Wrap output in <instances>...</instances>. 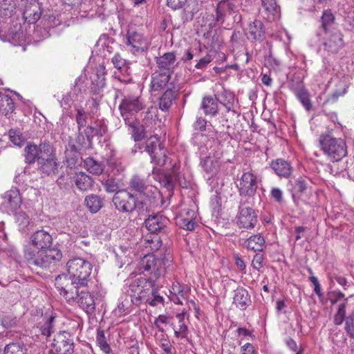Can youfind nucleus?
<instances>
[{
	"mask_svg": "<svg viewBox=\"0 0 354 354\" xmlns=\"http://www.w3.org/2000/svg\"><path fill=\"white\" fill-rule=\"evenodd\" d=\"M172 261L170 252L161 254L158 258L153 254L145 255L140 261V268L149 277L147 279H138L131 283L129 292H131V301L144 302L151 288L156 286V281L165 273L172 270Z\"/></svg>",
	"mask_w": 354,
	"mask_h": 354,
	"instance_id": "1",
	"label": "nucleus"
},
{
	"mask_svg": "<svg viewBox=\"0 0 354 354\" xmlns=\"http://www.w3.org/2000/svg\"><path fill=\"white\" fill-rule=\"evenodd\" d=\"M25 162L38 164V169L48 176L58 171V163L53 146L48 141L41 142L39 145L28 144L24 148Z\"/></svg>",
	"mask_w": 354,
	"mask_h": 354,
	"instance_id": "2",
	"label": "nucleus"
},
{
	"mask_svg": "<svg viewBox=\"0 0 354 354\" xmlns=\"http://www.w3.org/2000/svg\"><path fill=\"white\" fill-rule=\"evenodd\" d=\"M113 203L116 209L122 213H132L136 211L139 214L149 211L147 200L138 197L128 189H120L115 193Z\"/></svg>",
	"mask_w": 354,
	"mask_h": 354,
	"instance_id": "3",
	"label": "nucleus"
},
{
	"mask_svg": "<svg viewBox=\"0 0 354 354\" xmlns=\"http://www.w3.org/2000/svg\"><path fill=\"white\" fill-rule=\"evenodd\" d=\"M321 150L332 162H338L347 156V145L344 138H336L331 131L323 133L319 138Z\"/></svg>",
	"mask_w": 354,
	"mask_h": 354,
	"instance_id": "4",
	"label": "nucleus"
},
{
	"mask_svg": "<svg viewBox=\"0 0 354 354\" xmlns=\"http://www.w3.org/2000/svg\"><path fill=\"white\" fill-rule=\"evenodd\" d=\"M24 258L30 266L46 269L58 263L62 258V253L55 248L38 251L28 248L24 251Z\"/></svg>",
	"mask_w": 354,
	"mask_h": 354,
	"instance_id": "5",
	"label": "nucleus"
},
{
	"mask_svg": "<svg viewBox=\"0 0 354 354\" xmlns=\"http://www.w3.org/2000/svg\"><path fill=\"white\" fill-rule=\"evenodd\" d=\"M66 268L68 274L74 279V281L77 282V285L87 286L93 269L89 261L80 257L73 258L67 262Z\"/></svg>",
	"mask_w": 354,
	"mask_h": 354,
	"instance_id": "6",
	"label": "nucleus"
},
{
	"mask_svg": "<svg viewBox=\"0 0 354 354\" xmlns=\"http://www.w3.org/2000/svg\"><path fill=\"white\" fill-rule=\"evenodd\" d=\"M55 286L66 300L71 301L76 299L80 293V289L83 288L77 285L74 279L65 274L58 275L55 280Z\"/></svg>",
	"mask_w": 354,
	"mask_h": 354,
	"instance_id": "7",
	"label": "nucleus"
},
{
	"mask_svg": "<svg viewBox=\"0 0 354 354\" xmlns=\"http://www.w3.org/2000/svg\"><path fill=\"white\" fill-rule=\"evenodd\" d=\"M145 151L149 155L151 163L157 166L165 165L167 151L159 137L154 136L149 138L145 142Z\"/></svg>",
	"mask_w": 354,
	"mask_h": 354,
	"instance_id": "8",
	"label": "nucleus"
},
{
	"mask_svg": "<svg viewBox=\"0 0 354 354\" xmlns=\"http://www.w3.org/2000/svg\"><path fill=\"white\" fill-rule=\"evenodd\" d=\"M145 101L141 96L129 95L124 96L119 106L124 121L136 119L133 116L145 108Z\"/></svg>",
	"mask_w": 354,
	"mask_h": 354,
	"instance_id": "9",
	"label": "nucleus"
},
{
	"mask_svg": "<svg viewBox=\"0 0 354 354\" xmlns=\"http://www.w3.org/2000/svg\"><path fill=\"white\" fill-rule=\"evenodd\" d=\"M129 189L130 192H136L138 197H142L143 200H147V204L151 202L153 198V189L156 188L151 185L147 179L136 174L129 180Z\"/></svg>",
	"mask_w": 354,
	"mask_h": 354,
	"instance_id": "10",
	"label": "nucleus"
},
{
	"mask_svg": "<svg viewBox=\"0 0 354 354\" xmlns=\"http://www.w3.org/2000/svg\"><path fill=\"white\" fill-rule=\"evenodd\" d=\"M316 35L324 50L328 53H337L344 46L343 35L339 30Z\"/></svg>",
	"mask_w": 354,
	"mask_h": 354,
	"instance_id": "11",
	"label": "nucleus"
},
{
	"mask_svg": "<svg viewBox=\"0 0 354 354\" xmlns=\"http://www.w3.org/2000/svg\"><path fill=\"white\" fill-rule=\"evenodd\" d=\"M50 354H72L73 353V342L68 333L60 331L57 333L51 344Z\"/></svg>",
	"mask_w": 354,
	"mask_h": 354,
	"instance_id": "12",
	"label": "nucleus"
},
{
	"mask_svg": "<svg viewBox=\"0 0 354 354\" xmlns=\"http://www.w3.org/2000/svg\"><path fill=\"white\" fill-rule=\"evenodd\" d=\"M126 40V44L134 54L145 53L150 46V41L142 34L134 30L127 31Z\"/></svg>",
	"mask_w": 354,
	"mask_h": 354,
	"instance_id": "13",
	"label": "nucleus"
},
{
	"mask_svg": "<svg viewBox=\"0 0 354 354\" xmlns=\"http://www.w3.org/2000/svg\"><path fill=\"white\" fill-rule=\"evenodd\" d=\"M257 223V215L254 210L249 207L241 204L239 213L236 216V224L241 229L251 230Z\"/></svg>",
	"mask_w": 354,
	"mask_h": 354,
	"instance_id": "14",
	"label": "nucleus"
},
{
	"mask_svg": "<svg viewBox=\"0 0 354 354\" xmlns=\"http://www.w3.org/2000/svg\"><path fill=\"white\" fill-rule=\"evenodd\" d=\"M157 70L172 75L174 70L178 67L180 62L178 61L176 53L170 51L155 57Z\"/></svg>",
	"mask_w": 354,
	"mask_h": 354,
	"instance_id": "15",
	"label": "nucleus"
},
{
	"mask_svg": "<svg viewBox=\"0 0 354 354\" xmlns=\"http://www.w3.org/2000/svg\"><path fill=\"white\" fill-rule=\"evenodd\" d=\"M257 178L250 171L244 172L237 185L241 196H253L257 192Z\"/></svg>",
	"mask_w": 354,
	"mask_h": 354,
	"instance_id": "16",
	"label": "nucleus"
},
{
	"mask_svg": "<svg viewBox=\"0 0 354 354\" xmlns=\"http://www.w3.org/2000/svg\"><path fill=\"white\" fill-rule=\"evenodd\" d=\"M288 86L305 109L310 111L313 108V104L310 98V95L307 89L305 88L303 83L300 81L296 82L292 81L289 83Z\"/></svg>",
	"mask_w": 354,
	"mask_h": 354,
	"instance_id": "17",
	"label": "nucleus"
},
{
	"mask_svg": "<svg viewBox=\"0 0 354 354\" xmlns=\"http://www.w3.org/2000/svg\"><path fill=\"white\" fill-rule=\"evenodd\" d=\"M2 205L11 212L19 209L22 204L21 196L16 187H12L2 196Z\"/></svg>",
	"mask_w": 354,
	"mask_h": 354,
	"instance_id": "18",
	"label": "nucleus"
},
{
	"mask_svg": "<svg viewBox=\"0 0 354 354\" xmlns=\"http://www.w3.org/2000/svg\"><path fill=\"white\" fill-rule=\"evenodd\" d=\"M56 316L53 313L46 314L41 321H40L35 327V333H38L45 338L50 337L55 332Z\"/></svg>",
	"mask_w": 354,
	"mask_h": 354,
	"instance_id": "19",
	"label": "nucleus"
},
{
	"mask_svg": "<svg viewBox=\"0 0 354 354\" xmlns=\"http://www.w3.org/2000/svg\"><path fill=\"white\" fill-rule=\"evenodd\" d=\"M21 8L23 18L28 24H35L41 17V11L38 3L25 1Z\"/></svg>",
	"mask_w": 354,
	"mask_h": 354,
	"instance_id": "20",
	"label": "nucleus"
},
{
	"mask_svg": "<svg viewBox=\"0 0 354 354\" xmlns=\"http://www.w3.org/2000/svg\"><path fill=\"white\" fill-rule=\"evenodd\" d=\"M30 241L37 249H50L53 243V237L48 232L39 230L30 236Z\"/></svg>",
	"mask_w": 354,
	"mask_h": 354,
	"instance_id": "21",
	"label": "nucleus"
},
{
	"mask_svg": "<svg viewBox=\"0 0 354 354\" xmlns=\"http://www.w3.org/2000/svg\"><path fill=\"white\" fill-rule=\"evenodd\" d=\"M335 16L331 9L328 8L324 10L320 17V25L317 31V34L339 30L335 26Z\"/></svg>",
	"mask_w": 354,
	"mask_h": 354,
	"instance_id": "22",
	"label": "nucleus"
},
{
	"mask_svg": "<svg viewBox=\"0 0 354 354\" xmlns=\"http://www.w3.org/2000/svg\"><path fill=\"white\" fill-rule=\"evenodd\" d=\"M189 317V315L187 312L183 311L180 313H177L175 315V318L177 321L171 322L170 323L171 326L172 327L175 337L177 338H186L188 335V326L185 322V317Z\"/></svg>",
	"mask_w": 354,
	"mask_h": 354,
	"instance_id": "23",
	"label": "nucleus"
},
{
	"mask_svg": "<svg viewBox=\"0 0 354 354\" xmlns=\"http://www.w3.org/2000/svg\"><path fill=\"white\" fill-rule=\"evenodd\" d=\"M171 75L156 70L151 76L150 89L151 91H159L165 88Z\"/></svg>",
	"mask_w": 354,
	"mask_h": 354,
	"instance_id": "24",
	"label": "nucleus"
},
{
	"mask_svg": "<svg viewBox=\"0 0 354 354\" xmlns=\"http://www.w3.org/2000/svg\"><path fill=\"white\" fill-rule=\"evenodd\" d=\"M234 6L230 0H221L216 4L215 15H214L216 22L223 24L226 16L231 15Z\"/></svg>",
	"mask_w": 354,
	"mask_h": 354,
	"instance_id": "25",
	"label": "nucleus"
},
{
	"mask_svg": "<svg viewBox=\"0 0 354 354\" xmlns=\"http://www.w3.org/2000/svg\"><path fill=\"white\" fill-rule=\"evenodd\" d=\"M167 220L160 214L150 215L145 221L147 229L151 233H158L163 230L167 225Z\"/></svg>",
	"mask_w": 354,
	"mask_h": 354,
	"instance_id": "26",
	"label": "nucleus"
},
{
	"mask_svg": "<svg viewBox=\"0 0 354 354\" xmlns=\"http://www.w3.org/2000/svg\"><path fill=\"white\" fill-rule=\"evenodd\" d=\"M271 168L281 178H288L292 171V167L289 162L281 158L272 161Z\"/></svg>",
	"mask_w": 354,
	"mask_h": 354,
	"instance_id": "27",
	"label": "nucleus"
},
{
	"mask_svg": "<svg viewBox=\"0 0 354 354\" xmlns=\"http://www.w3.org/2000/svg\"><path fill=\"white\" fill-rule=\"evenodd\" d=\"M79 306L88 314H92L95 309V304L93 297L88 291L80 290L79 295L76 298Z\"/></svg>",
	"mask_w": 354,
	"mask_h": 354,
	"instance_id": "28",
	"label": "nucleus"
},
{
	"mask_svg": "<svg viewBox=\"0 0 354 354\" xmlns=\"http://www.w3.org/2000/svg\"><path fill=\"white\" fill-rule=\"evenodd\" d=\"M234 304L241 310H245L251 304L250 295L243 288H238L234 290Z\"/></svg>",
	"mask_w": 354,
	"mask_h": 354,
	"instance_id": "29",
	"label": "nucleus"
},
{
	"mask_svg": "<svg viewBox=\"0 0 354 354\" xmlns=\"http://www.w3.org/2000/svg\"><path fill=\"white\" fill-rule=\"evenodd\" d=\"M177 96V91L175 87L169 86L159 98V108L162 111H167L171 106L173 101Z\"/></svg>",
	"mask_w": 354,
	"mask_h": 354,
	"instance_id": "30",
	"label": "nucleus"
},
{
	"mask_svg": "<svg viewBox=\"0 0 354 354\" xmlns=\"http://www.w3.org/2000/svg\"><path fill=\"white\" fill-rule=\"evenodd\" d=\"M201 109L206 115L216 116L218 112V101L212 96H205L203 98Z\"/></svg>",
	"mask_w": 354,
	"mask_h": 354,
	"instance_id": "31",
	"label": "nucleus"
},
{
	"mask_svg": "<svg viewBox=\"0 0 354 354\" xmlns=\"http://www.w3.org/2000/svg\"><path fill=\"white\" fill-rule=\"evenodd\" d=\"M215 97L218 102L223 104L227 112L232 111L234 113L235 111L232 110L234 102V95L230 91L224 88L221 91H218L215 94Z\"/></svg>",
	"mask_w": 354,
	"mask_h": 354,
	"instance_id": "32",
	"label": "nucleus"
},
{
	"mask_svg": "<svg viewBox=\"0 0 354 354\" xmlns=\"http://www.w3.org/2000/svg\"><path fill=\"white\" fill-rule=\"evenodd\" d=\"M266 241L260 234L250 236L244 243V246L254 252H261L263 250Z\"/></svg>",
	"mask_w": 354,
	"mask_h": 354,
	"instance_id": "33",
	"label": "nucleus"
},
{
	"mask_svg": "<svg viewBox=\"0 0 354 354\" xmlns=\"http://www.w3.org/2000/svg\"><path fill=\"white\" fill-rule=\"evenodd\" d=\"M196 218V212L192 209H188L185 215H183L178 220V225L183 229L192 231L194 230Z\"/></svg>",
	"mask_w": 354,
	"mask_h": 354,
	"instance_id": "34",
	"label": "nucleus"
},
{
	"mask_svg": "<svg viewBox=\"0 0 354 354\" xmlns=\"http://www.w3.org/2000/svg\"><path fill=\"white\" fill-rule=\"evenodd\" d=\"M261 6L268 17H271L272 20L279 17L281 7L277 0H261Z\"/></svg>",
	"mask_w": 354,
	"mask_h": 354,
	"instance_id": "35",
	"label": "nucleus"
},
{
	"mask_svg": "<svg viewBox=\"0 0 354 354\" xmlns=\"http://www.w3.org/2000/svg\"><path fill=\"white\" fill-rule=\"evenodd\" d=\"M125 122L131 129L132 137L134 141H140L144 138L145 134V127L136 119L129 120L125 121Z\"/></svg>",
	"mask_w": 354,
	"mask_h": 354,
	"instance_id": "36",
	"label": "nucleus"
},
{
	"mask_svg": "<svg viewBox=\"0 0 354 354\" xmlns=\"http://www.w3.org/2000/svg\"><path fill=\"white\" fill-rule=\"evenodd\" d=\"M201 165L204 171L211 176L216 174L220 167L219 162L210 156L205 157L201 161Z\"/></svg>",
	"mask_w": 354,
	"mask_h": 354,
	"instance_id": "37",
	"label": "nucleus"
},
{
	"mask_svg": "<svg viewBox=\"0 0 354 354\" xmlns=\"http://www.w3.org/2000/svg\"><path fill=\"white\" fill-rule=\"evenodd\" d=\"M75 183L80 190L86 191L91 188L93 180L88 175L84 172H80L75 176Z\"/></svg>",
	"mask_w": 354,
	"mask_h": 354,
	"instance_id": "38",
	"label": "nucleus"
},
{
	"mask_svg": "<svg viewBox=\"0 0 354 354\" xmlns=\"http://www.w3.org/2000/svg\"><path fill=\"white\" fill-rule=\"evenodd\" d=\"M15 110V103L9 95L0 92V114L8 115Z\"/></svg>",
	"mask_w": 354,
	"mask_h": 354,
	"instance_id": "39",
	"label": "nucleus"
},
{
	"mask_svg": "<svg viewBox=\"0 0 354 354\" xmlns=\"http://www.w3.org/2000/svg\"><path fill=\"white\" fill-rule=\"evenodd\" d=\"M84 163L86 170L93 175H100L104 169V165L93 158H87L84 160Z\"/></svg>",
	"mask_w": 354,
	"mask_h": 354,
	"instance_id": "40",
	"label": "nucleus"
},
{
	"mask_svg": "<svg viewBox=\"0 0 354 354\" xmlns=\"http://www.w3.org/2000/svg\"><path fill=\"white\" fill-rule=\"evenodd\" d=\"M263 26V24L260 20H254L249 25V36L254 40H260L264 33Z\"/></svg>",
	"mask_w": 354,
	"mask_h": 354,
	"instance_id": "41",
	"label": "nucleus"
},
{
	"mask_svg": "<svg viewBox=\"0 0 354 354\" xmlns=\"http://www.w3.org/2000/svg\"><path fill=\"white\" fill-rule=\"evenodd\" d=\"M86 120H87V116H86V112L84 110V109H82V108L78 109L77 110V114H76V117H75V120L77 124L78 131H79V135H78L77 139V142L81 145L84 144V138L81 134L80 131H81L82 127H84L86 126Z\"/></svg>",
	"mask_w": 354,
	"mask_h": 354,
	"instance_id": "42",
	"label": "nucleus"
},
{
	"mask_svg": "<svg viewBox=\"0 0 354 354\" xmlns=\"http://www.w3.org/2000/svg\"><path fill=\"white\" fill-rule=\"evenodd\" d=\"M85 203L91 212L96 213L102 208L103 201L100 196L91 194L86 197Z\"/></svg>",
	"mask_w": 354,
	"mask_h": 354,
	"instance_id": "43",
	"label": "nucleus"
},
{
	"mask_svg": "<svg viewBox=\"0 0 354 354\" xmlns=\"http://www.w3.org/2000/svg\"><path fill=\"white\" fill-rule=\"evenodd\" d=\"M96 344L100 350L105 354H109L111 352V348L105 337L104 331L102 329L98 328L96 334Z\"/></svg>",
	"mask_w": 354,
	"mask_h": 354,
	"instance_id": "44",
	"label": "nucleus"
},
{
	"mask_svg": "<svg viewBox=\"0 0 354 354\" xmlns=\"http://www.w3.org/2000/svg\"><path fill=\"white\" fill-rule=\"evenodd\" d=\"M16 3L14 0H1L0 2V15L10 17L15 12Z\"/></svg>",
	"mask_w": 354,
	"mask_h": 354,
	"instance_id": "45",
	"label": "nucleus"
},
{
	"mask_svg": "<svg viewBox=\"0 0 354 354\" xmlns=\"http://www.w3.org/2000/svg\"><path fill=\"white\" fill-rule=\"evenodd\" d=\"M27 348L21 342H12L7 344L3 351V354H26Z\"/></svg>",
	"mask_w": 354,
	"mask_h": 354,
	"instance_id": "46",
	"label": "nucleus"
},
{
	"mask_svg": "<svg viewBox=\"0 0 354 354\" xmlns=\"http://www.w3.org/2000/svg\"><path fill=\"white\" fill-rule=\"evenodd\" d=\"M144 302L149 304L151 306H157L159 304H163L164 298L157 295L154 288H152Z\"/></svg>",
	"mask_w": 354,
	"mask_h": 354,
	"instance_id": "47",
	"label": "nucleus"
},
{
	"mask_svg": "<svg viewBox=\"0 0 354 354\" xmlns=\"http://www.w3.org/2000/svg\"><path fill=\"white\" fill-rule=\"evenodd\" d=\"M8 39L10 42L14 45H19L20 43L25 39V36L23 31L21 30V26H19L15 32L9 30Z\"/></svg>",
	"mask_w": 354,
	"mask_h": 354,
	"instance_id": "48",
	"label": "nucleus"
},
{
	"mask_svg": "<svg viewBox=\"0 0 354 354\" xmlns=\"http://www.w3.org/2000/svg\"><path fill=\"white\" fill-rule=\"evenodd\" d=\"M1 325L5 328H10L16 326L17 324V317L11 315H3L0 317Z\"/></svg>",
	"mask_w": 354,
	"mask_h": 354,
	"instance_id": "49",
	"label": "nucleus"
},
{
	"mask_svg": "<svg viewBox=\"0 0 354 354\" xmlns=\"http://www.w3.org/2000/svg\"><path fill=\"white\" fill-rule=\"evenodd\" d=\"M345 330L351 338L354 339V313H351L346 317Z\"/></svg>",
	"mask_w": 354,
	"mask_h": 354,
	"instance_id": "50",
	"label": "nucleus"
},
{
	"mask_svg": "<svg viewBox=\"0 0 354 354\" xmlns=\"http://www.w3.org/2000/svg\"><path fill=\"white\" fill-rule=\"evenodd\" d=\"M12 213L15 214L16 221L19 225H21L22 227H25L28 225L30 219L28 216L25 212L17 210Z\"/></svg>",
	"mask_w": 354,
	"mask_h": 354,
	"instance_id": "51",
	"label": "nucleus"
},
{
	"mask_svg": "<svg viewBox=\"0 0 354 354\" xmlns=\"http://www.w3.org/2000/svg\"><path fill=\"white\" fill-rule=\"evenodd\" d=\"M308 183L302 177L297 178L295 181L293 189L297 194L304 193L307 189Z\"/></svg>",
	"mask_w": 354,
	"mask_h": 354,
	"instance_id": "52",
	"label": "nucleus"
},
{
	"mask_svg": "<svg viewBox=\"0 0 354 354\" xmlns=\"http://www.w3.org/2000/svg\"><path fill=\"white\" fill-rule=\"evenodd\" d=\"M111 61L114 66L119 70L127 68L126 59H123L119 53H115Z\"/></svg>",
	"mask_w": 354,
	"mask_h": 354,
	"instance_id": "53",
	"label": "nucleus"
},
{
	"mask_svg": "<svg viewBox=\"0 0 354 354\" xmlns=\"http://www.w3.org/2000/svg\"><path fill=\"white\" fill-rule=\"evenodd\" d=\"M106 192L112 193L119 191L118 183L113 178H108L103 183Z\"/></svg>",
	"mask_w": 354,
	"mask_h": 354,
	"instance_id": "54",
	"label": "nucleus"
},
{
	"mask_svg": "<svg viewBox=\"0 0 354 354\" xmlns=\"http://www.w3.org/2000/svg\"><path fill=\"white\" fill-rule=\"evenodd\" d=\"M280 65V62L272 55L267 56L264 60V66L270 70H276Z\"/></svg>",
	"mask_w": 354,
	"mask_h": 354,
	"instance_id": "55",
	"label": "nucleus"
},
{
	"mask_svg": "<svg viewBox=\"0 0 354 354\" xmlns=\"http://www.w3.org/2000/svg\"><path fill=\"white\" fill-rule=\"evenodd\" d=\"M213 60V57L210 54H207L205 56L199 59L195 65V68L199 70H205L207 65Z\"/></svg>",
	"mask_w": 354,
	"mask_h": 354,
	"instance_id": "56",
	"label": "nucleus"
},
{
	"mask_svg": "<svg viewBox=\"0 0 354 354\" xmlns=\"http://www.w3.org/2000/svg\"><path fill=\"white\" fill-rule=\"evenodd\" d=\"M92 129H93L95 136L99 137L103 136L107 131V127L102 121L96 122L95 126H92Z\"/></svg>",
	"mask_w": 354,
	"mask_h": 354,
	"instance_id": "57",
	"label": "nucleus"
},
{
	"mask_svg": "<svg viewBox=\"0 0 354 354\" xmlns=\"http://www.w3.org/2000/svg\"><path fill=\"white\" fill-rule=\"evenodd\" d=\"M95 77H97V80H95L94 77L92 78V84L96 86V89L103 88L105 85V78L104 74L101 72H97L95 74Z\"/></svg>",
	"mask_w": 354,
	"mask_h": 354,
	"instance_id": "58",
	"label": "nucleus"
},
{
	"mask_svg": "<svg viewBox=\"0 0 354 354\" xmlns=\"http://www.w3.org/2000/svg\"><path fill=\"white\" fill-rule=\"evenodd\" d=\"M64 5L72 7H80V10L86 12V2H82V0H60Z\"/></svg>",
	"mask_w": 354,
	"mask_h": 354,
	"instance_id": "59",
	"label": "nucleus"
},
{
	"mask_svg": "<svg viewBox=\"0 0 354 354\" xmlns=\"http://www.w3.org/2000/svg\"><path fill=\"white\" fill-rule=\"evenodd\" d=\"M345 295L343 292L339 290H334L329 293V300L332 304H335L341 300L346 299Z\"/></svg>",
	"mask_w": 354,
	"mask_h": 354,
	"instance_id": "60",
	"label": "nucleus"
},
{
	"mask_svg": "<svg viewBox=\"0 0 354 354\" xmlns=\"http://www.w3.org/2000/svg\"><path fill=\"white\" fill-rule=\"evenodd\" d=\"M167 6L173 10L184 8L187 3V0H167Z\"/></svg>",
	"mask_w": 354,
	"mask_h": 354,
	"instance_id": "61",
	"label": "nucleus"
},
{
	"mask_svg": "<svg viewBox=\"0 0 354 354\" xmlns=\"http://www.w3.org/2000/svg\"><path fill=\"white\" fill-rule=\"evenodd\" d=\"M263 259H264V257L263 254H259V253L256 254L254 256L252 261V266L253 268L258 271L260 270V269L261 268H263Z\"/></svg>",
	"mask_w": 354,
	"mask_h": 354,
	"instance_id": "62",
	"label": "nucleus"
},
{
	"mask_svg": "<svg viewBox=\"0 0 354 354\" xmlns=\"http://www.w3.org/2000/svg\"><path fill=\"white\" fill-rule=\"evenodd\" d=\"M48 24L49 28H54L59 26H66V24H62L61 15H50L48 19Z\"/></svg>",
	"mask_w": 354,
	"mask_h": 354,
	"instance_id": "63",
	"label": "nucleus"
},
{
	"mask_svg": "<svg viewBox=\"0 0 354 354\" xmlns=\"http://www.w3.org/2000/svg\"><path fill=\"white\" fill-rule=\"evenodd\" d=\"M169 317L165 315H160L154 321V325L158 328V331L163 332L164 329L160 326V324H169Z\"/></svg>",
	"mask_w": 354,
	"mask_h": 354,
	"instance_id": "64",
	"label": "nucleus"
}]
</instances>
